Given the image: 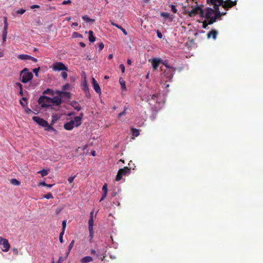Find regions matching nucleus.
<instances>
[{
  "label": "nucleus",
  "instance_id": "obj_37",
  "mask_svg": "<svg viewBox=\"0 0 263 263\" xmlns=\"http://www.w3.org/2000/svg\"><path fill=\"white\" fill-rule=\"evenodd\" d=\"M89 232V241L91 242L93 237V229H88Z\"/></svg>",
  "mask_w": 263,
  "mask_h": 263
},
{
  "label": "nucleus",
  "instance_id": "obj_48",
  "mask_svg": "<svg viewBox=\"0 0 263 263\" xmlns=\"http://www.w3.org/2000/svg\"><path fill=\"white\" fill-rule=\"evenodd\" d=\"M71 3V1L70 0L64 1L62 3V5H65L67 4H70Z\"/></svg>",
  "mask_w": 263,
  "mask_h": 263
},
{
  "label": "nucleus",
  "instance_id": "obj_55",
  "mask_svg": "<svg viewBox=\"0 0 263 263\" xmlns=\"http://www.w3.org/2000/svg\"><path fill=\"white\" fill-rule=\"evenodd\" d=\"M29 60H30L32 61L34 63H36L37 62V61L36 58H35L34 57H31L30 55Z\"/></svg>",
  "mask_w": 263,
  "mask_h": 263
},
{
  "label": "nucleus",
  "instance_id": "obj_49",
  "mask_svg": "<svg viewBox=\"0 0 263 263\" xmlns=\"http://www.w3.org/2000/svg\"><path fill=\"white\" fill-rule=\"evenodd\" d=\"M40 67H38L37 68H34L33 70V72L35 73V76H37L38 75V72L40 70Z\"/></svg>",
  "mask_w": 263,
  "mask_h": 263
},
{
  "label": "nucleus",
  "instance_id": "obj_22",
  "mask_svg": "<svg viewBox=\"0 0 263 263\" xmlns=\"http://www.w3.org/2000/svg\"><path fill=\"white\" fill-rule=\"evenodd\" d=\"M74 244V240H72L68 246V249L67 251L66 252V257H68L71 249L73 247Z\"/></svg>",
  "mask_w": 263,
  "mask_h": 263
},
{
  "label": "nucleus",
  "instance_id": "obj_26",
  "mask_svg": "<svg viewBox=\"0 0 263 263\" xmlns=\"http://www.w3.org/2000/svg\"><path fill=\"white\" fill-rule=\"evenodd\" d=\"M158 95L157 94H154L153 95H149L147 97L148 100H154L156 102H158Z\"/></svg>",
  "mask_w": 263,
  "mask_h": 263
},
{
  "label": "nucleus",
  "instance_id": "obj_4",
  "mask_svg": "<svg viewBox=\"0 0 263 263\" xmlns=\"http://www.w3.org/2000/svg\"><path fill=\"white\" fill-rule=\"evenodd\" d=\"M130 168H129L127 166L119 169L116 176V180L117 181H119L122 179L123 176H125L126 175L129 174L130 173Z\"/></svg>",
  "mask_w": 263,
  "mask_h": 263
},
{
  "label": "nucleus",
  "instance_id": "obj_30",
  "mask_svg": "<svg viewBox=\"0 0 263 263\" xmlns=\"http://www.w3.org/2000/svg\"><path fill=\"white\" fill-rule=\"evenodd\" d=\"M72 106L77 111H79L81 109V107L77 102H73L72 104Z\"/></svg>",
  "mask_w": 263,
  "mask_h": 263
},
{
  "label": "nucleus",
  "instance_id": "obj_64",
  "mask_svg": "<svg viewBox=\"0 0 263 263\" xmlns=\"http://www.w3.org/2000/svg\"><path fill=\"white\" fill-rule=\"evenodd\" d=\"M93 218V211H91L90 213V218Z\"/></svg>",
  "mask_w": 263,
  "mask_h": 263
},
{
  "label": "nucleus",
  "instance_id": "obj_35",
  "mask_svg": "<svg viewBox=\"0 0 263 263\" xmlns=\"http://www.w3.org/2000/svg\"><path fill=\"white\" fill-rule=\"evenodd\" d=\"M163 64L165 65V67L168 68L170 71L175 72L176 69L174 67L170 66L167 65V64L165 63H163Z\"/></svg>",
  "mask_w": 263,
  "mask_h": 263
},
{
  "label": "nucleus",
  "instance_id": "obj_58",
  "mask_svg": "<svg viewBox=\"0 0 263 263\" xmlns=\"http://www.w3.org/2000/svg\"><path fill=\"white\" fill-rule=\"evenodd\" d=\"M125 114H126V109H124V110L122 112L119 114L118 116H119V117H120L124 115Z\"/></svg>",
  "mask_w": 263,
  "mask_h": 263
},
{
  "label": "nucleus",
  "instance_id": "obj_6",
  "mask_svg": "<svg viewBox=\"0 0 263 263\" xmlns=\"http://www.w3.org/2000/svg\"><path fill=\"white\" fill-rule=\"evenodd\" d=\"M52 69L53 71H68V68L67 66H66L63 63L61 62H57L54 63L52 65Z\"/></svg>",
  "mask_w": 263,
  "mask_h": 263
},
{
  "label": "nucleus",
  "instance_id": "obj_47",
  "mask_svg": "<svg viewBox=\"0 0 263 263\" xmlns=\"http://www.w3.org/2000/svg\"><path fill=\"white\" fill-rule=\"evenodd\" d=\"M73 37H82V35L78 32H74L72 34Z\"/></svg>",
  "mask_w": 263,
  "mask_h": 263
},
{
  "label": "nucleus",
  "instance_id": "obj_61",
  "mask_svg": "<svg viewBox=\"0 0 263 263\" xmlns=\"http://www.w3.org/2000/svg\"><path fill=\"white\" fill-rule=\"evenodd\" d=\"M69 87V85L68 84H66V85H65L63 86V89H68Z\"/></svg>",
  "mask_w": 263,
  "mask_h": 263
},
{
  "label": "nucleus",
  "instance_id": "obj_5",
  "mask_svg": "<svg viewBox=\"0 0 263 263\" xmlns=\"http://www.w3.org/2000/svg\"><path fill=\"white\" fill-rule=\"evenodd\" d=\"M38 103L42 107L50 106L51 103V98L44 95L40 96L38 100Z\"/></svg>",
  "mask_w": 263,
  "mask_h": 263
},
{
  "label": "nucleus",
  "instance_id": "obj_3",
  "mask_svg": "<svg viewBox=\"0 0 263 263\" xmlns=\"http://www.w3.org/2000/svg\"><path fill=\"white\" fill-rule=\"evenodd\" d=\"M20 77L22 82L27 83L32 79L33 74L31 72H29L28 69L25 68L21 71Z\"/></svg>",
  "mask_w": 263,
  "mask_h": 263
},
{
  "label": "nucleus",
  "instance_id": "obj_53",
  "mask_svg": "<svg viewBox=\"0 0 263 263\" xmlns=\"http://www.w3.org/2000/svg\"><path fill=\"white\" fill-rule=\"evenodd\" d=\"M67 257H66V255L64 256V257H60L59 259V260H58V263L60 262V261H64V260H65Z\"/></svg>",
  "mask_w": 263,
  "mask_h": 263
},
{
  "label": "nucleus",
  "instance_id": "obj_33",
  "mask_svg": "<svg viewBox=\"0 0 263 263\" xmlns=\"http://www.w3.org/2000/svg\"><path fill=\"white\" fill-rule=\"evenodd\" d=\"M10 183L14 185H19L20 184V182L15 178L11 179L10 180Z\"/></svg>",
  "mask_w": 263,
  "mask_h": 263
},
{
  "label": "nucleus",
  "instance_id": "obj_7",
  "mask_svg": "<svg viewBox=\"0 0 263 263\" xmlns=\"http://www.w3.org/2000/svg\"><path fill=\"white\" fill-rule=\"evenodd\" d=\"M237 2V0H234V1L231 0H223V3L221 4V6L225 9V10L227 11L233 6H236Z\"/></svg>",
  "mask_w": 263,
  "mask_h": 263
},
{
  "label": "nucleus",
  "instance_id": "obj_52",
  "mask_svg": "<svg viewBox=\"0 0 263 263\" xmlns=\"http://www.w3.org/2000/svg\"><path fill=\"white\" fill-rule=\"evenodd\" d=\"M7 34V33H2V37H3V42H6V41Z\"/></svg>",
  "mask_w": 263,
  "mask_h": 263
},
{
  "label": "nucleus",
  "instance_id": "obj_18",
  "mask_svg": "<svg viewBox=\"0 0 263 263\" xmlns=\"http://www.w3.org/2000/svg\"><path fill=\"white\" fill-rule=\"evenodd\" d=\"M93 261V259L91 256H87L83 257L80 260L81 263H88Z\"/></svg>",
  "mask_w": 263,
  "mask_h": 263
},
{
  "label": "nucleus",
  "instance_id": "obj_2",
  "mask_svg": "<svg viewBox=\"0 0 263 263\" xmlns=\"http://www.w3.org/2000/svg\"><path fill=\"white\" fill-rule=\"evenodd\" d=\"M33 120L37 123L39 125L45 127V130L47 131L52 130H54V128L52 126L50 125L48 122L45 120L44 119L36 116H34L32 118Z\"/></svg>",
  "mask_w": 263,
  "mask_h": 263
},
{
  "label": "nucleus",
  "instance_id": "obj_10",
  "mask_svg": "<svg viewBox=\"0 0 263 263\" xmlns=\"http://www.w3.org/2000/svg\"><path fill=\"white\" fill-rule=\"evenodd\" d=\"M83 115V113H81L80 114V116L75 117L74 118L73 120H71L73 122L74 126L78 127L79 126H80L81 124V123H82L81 121H82V118Z\"/></svg>",
  "mask_w": 263,
  "mask_h": 263
},
{
  "label": "nucleus",
  "instance_id": "obj_27",
  "mask_svg": "<svg viewBox=\"0 0 263 263\" xmlns=\"http://www.w3.org/2000/svg\"><path fill=\"white\" fill-rule=\"evenodd\" d=\"M8 27V24L7 23V18L5 17L4 20V26L3 30V33H7V30Z\"/></svg>",
  "mask_w": 263,
  "mask_h": 263
},
{
  "label": "nucleus",
  "instance_id": "obj_43",
  "mask_svg": "<svg viewBox=\"0 0 263 263\" xmlns=\"http://www.w3.org/2000/svg\"><path fill=\"white\" fill-rule=\"evenodd\" d=\"M26 11V10L25 9H19L18 10H17L16 11V13L17 14H24Z\"/></svg>",
  "mask_w": 263,
  "mask_h": 263
},
{
  "label": "nucleus",
  "instance_id": "obj_36",
  "mask_svg": "<svg viewBox=\"0 0 263 263\" xmlns=\"http://www.w3.org/2000/svg\"><path fill=\"white\" fill-rule=\"evenodd\" d=\"M37 173L40 174L42 177L45 176L48 174V171L46 170L40 171Z\"/></svg>",
  "mask_w": 263,
  "mask_h": 263
},
{
  "label": "nucleus",
  "instance_id": "obj_51",
  "mask_svg": "<svg viewBox=\"0 0 263 263\" xmlns=\"http://www.w3.org/2000/svg\"><path fill=\"white\" fill-rule=\"evenodd\" d=\"M120 68L121 69L122 72L124 73L125 72V67L123 64H120L119 66Z\"/></svg>",
  "mask_w": 263,
  "mask_h": 263
},
{
  "label": "nucleus",
  "instance_id": "obj_39",
  "mask_svg": "<svg viewBox=\"0 0 263 263\" xmlns=\"http://www.w3.org/2000/svg\"><path fill=\"white\" fill-rule=\"evenodd\" d=\"M39 185L51 187L53 185V184H46L45 182H41L39 183Z\"/></svg>",
  "mask_w": 263,
  "mask_h": 263
},
{
  "label": "nucleus",
  "instance_id": "obj_50",
  "mask_svg": "<svg viewBox=\"0 0 263 263\" xmlns=\"http://www.w3.org/2000/svg\"><path fill=\"white\" fill-rule=\"evenodd\" d=\"M66 227V220H63L62 221V230H65Z\"/></svg>",
  "mask_w": 263,
  "mask_h": 263
},
{
  "label": "nucleus",
  "instance_id": "obj_29",
  "mask_svg": "<svg viewBox=\"0 0 263 263\" xmlns=\"http://www.w3.org/2000/svg\"><path fill=\"white\" fill-rule=\"evenodd\" d=\"M29 57L30 55L27 54H20L18 56V58L22 60H29Z\"/></svg>",
  "mask_w": 263,
  "mask_h": 263
},
{
  "label": "nucleus",
  "instance_id": "obj_20",
  "mask_svg": "<svg viewBox=\"0 0 263 263\" xmlns=\"http://www.w3.org/2000/svg\"><path fill=\"white\" fill-rule=\"evenodd\" d=\"M111 25L112 26H115L117 28L120 29V30H121L122 31V32L123 33V34L125 35H127V31H126V30L125 29H124L120 25H119L114 22H111Z\"/></svg>",
  "mask_w": 263,
  "mask_h": 263
},
{
  "label": "nucleus",
  "instance_id": "obj_40",
  "mask_svg": "<svg viewBox=\"0 0 263 263\" xmlns=\"http://www.w3.org/2000/svg\"><path fill=\"white\" fill-rule=\"evenodd\" d=\"M43 197L48 199L53 198V196L51 193H48L47 194H46L45 195H44Z\"/></svg>",
  "mask_w": 263,
  "mask_h": 263
},
{
  "label": "nucleus",
  "instance_id": "obj_38",
  "mask_svg": "<svg viewBox=\"0 0 263 263\" xmlns=\"http://www.w3.org/2000/svg\"><path fill=\"white\" fill-rule=\"evenodd\" d=\"M22 100L24 101V102H23L22 100H20V103L23 107H25L26 104H27V99L25 97H23Z\"/></svg>",
  "mask_w": 263,
  "mask_h": 263
},
{
  "label": "nucleus",
  "instance_id": "obj_44",
  "mask_svg": "<svg viewBox=\"0 0 263 263\" xmlns=\"http://www.w3.org/2000/svg\"><path fill=\"white\" fill-rule=\"evenodd\" d=\"M171 10L172 11V12H173L174 13H176L177 12V9H176V7L175 5H171Z\"/></svg>",
  "mask_w": 263,
  "mask_h": 263
},
{
  "label": "nucleus",
  "instance_id": "obj_59",
  "mask_svg": "<svg viewBox=\"0 0 263 263\" xmlns=\"http://www.w3.org/2000/svg\"><path fill=\"white\" fill-rule=\"evenodd\" d=\"M40 8V6L37 5H32L30 7V8L32 9H34V8Z\"/></svg>",
  "mask_w": 263,
  "mask_h": 263
},
{
  "label": "nucleus",
  "instance_id": "obj_19",
  "mask_svg": "<svg viewBox=\"0 0 263 263\" xmlns=\"http://www.w3.org/2000/svg\"><path fill=\"white\" fill-rule=\"evenodd\" d=\"M14 87L15 88H18L19 90V95L20 96H23V85L21 83L19 82H16L14 84Z\"/></svg>",
  "mask_w": 263,
  "mask_h": 263
},
{
  "label": "nucleus",
  "instance_id": "obj_23",
  "mask_svg": "<svg viewBox=\"0 0 263 263\" xmlns=\"http://www.w3.org/2000/svg\"><path fill=\"white\" fill-rule=\"evenodd\" d=\"M93 32L91 30H89L88 32V39L90 42H94L96 41V37L93 35Z\"/></svg>",
  "mask_w": 263,
  "mask_h": 263
},
{
  "label": "nucleus",
  "instance_id": "obj_9",
  "mask_svg": "<svg viewBox=\"0 0 263 263\" xmlns=\"http://www.w3.org/2000/svg\"><path fill=\"white\" fill-rule=\"evenodd\" d=\"M0 245L3 246L4 249H3L2 250L4 252H7L9 251L10 246L7 239L0 237Z\"/></svg>",
  "mask_w": 263,
  "mask_h": 263
},
{
  "label": "nucleus",
  "instance_id": "obj_31",
  "mask_svg": "<svg viewBox=\"0 0 263 263\" xmlns=\"http://www.w3.org/2000/svg\"><path fill=\"white\" fill-rule=\"evenodd\" d=\"M132 135L133 136L138 137L139 135V132L138 129L135 128H132Z\"/></svg>",
  "mask_w": 263,
  "mask_h": 263
},
{
  "label": "nucleus",
  "instance_id": "obj_34",
  "mask_svg": "<svg viewBox=\"0 0 263 263\" xmlns=\"http://www.w3.org/2000/svg\"><path fill=\"white\" fill-rule=\"evenodd\" d=\"M43 93V95L48 94V95H50L51 96H53L54 94L53 90L49 88H48L46 90H45V91H44Z\"/></svg>",
  "mask_w": 263,
  "mask_h": 263
},
{
  "label": "nucleus",
  "instance_id": "obj_32",
  "mask_svg": "<svg viewBox=\"0 0 263 263\" xmlns=\"http://www.w3.org/2000/svg\"><path fill=\"white\" fill-rule=\"evenodd\" d=\"M93 218H89L88 221V229H93Z\"/></svg>",
  "mask_w": 263,
  "mask_h": 263
},
{
  "label": "nucleus",
  "instance_id": "obj_62",
  "mask_svg": "<svg viewBox=\"0 0 263 263\" xmlns=\"http://www.w3.org/2000/svg\"><path fill=\"white\" fill-rule=\"evenodd\" d=\"M65 230H62V232L60 233L59 236L63 237V235L64 234Z\"/></svg>",
  "mask_w": 263,
  "mask_h": 263
},
{
  "label": "nucleus",
  "instance_id": "obj_54",
  "mask_svg": "<svg viewBox=\"0 0 263 263\" xmlns=\"http://www.w3.org/2000/svg\"><path fill=\"white\" fill-rule=\"evenodd\" d=\"M157 34L158 38L161 39L162 37V34L159 30L157 31Z\"/></svg>",
  "mask_w": 263,
  "mask_h": 263
},
{
  "label": "nucleus",
  "instance_id": "obj_41",
  "mask_svg": "<svg viewBox=\"0 0 263 263\" xmlns=\"http://www.w3.org/2000/svg\"><path fill=\"white\" fill-rule=\"evenodd\" d=\"M85 96L87 98H90V94L89 92V89L88 87H86V89H85Z\"/></svg>",
  "mask_w": 263,
  "mask_h": 263
},
{
  "label": "nucleus",
  "instance_id": "obj_46",
  "mask_svg": "<svg viewBox=\"0 0 263 263\" xmlns=\"http://www.w3.org/2000/svg\"><path fill=\"white\" fill-rule=\"evenodd\" d=\"M91 254L96 255L97 257H100V254H99V252L98 253H97L96 250H95L94 249L91 250Z\"/></svg>",
  "mask_w": 263,
  "mask_h": 263
},
{
  "label": "nucleus",
  "instance_id": "obj_42",
  "mask_svg": "<svg viewBox=\"0 0 263 263\" xmlns=\"http://www.w3.org/2000/svg\"><path fill=\"white\" fill-rule=\"evenodd\" d=\"M61 75L62 77L63 78V79L64 80H65L67 78L68 74L66 71L62 72Z\"/></svg>",
  "mask_w": 263,
  "mask_h": 263
},
{
  "label": "nucleus",
  "instance_id": "obj_15",
  "mask_svg": "<svg viewBox=\"0 0 263 263\" xmlns=\"http://www.w3.org/2000/svg\"><path fill=\"white\" fill-rule=\"evenodd\" d=\"M74 127V124L73 121L71 120L68 122L66 123L64 125V127L66 130H71Z\"/></svg>",
  "mask_w": 263,
  "mask_h": 263
},
{
  "label": "nucleus",
  "instance_id": "obj_25",
  "mask_svg": "<svg viewBox=\"0 0 263 263\" xmlns=\"http://www.w3.org/2000/svg\"><path fill=\"white\" fill-rule=\"evenodd\" d=\"M82 19L87 23H93L95 20L89 18L87 15H84L82 17Z\"/></svg>",
  "mask_w": 263,
  "mask_h": 263
},
{
  "label": "nucleus",
  "instance_id": "obj_63",
  "mask_svg": "<svg viewBox=\"0 0 263 263\" xmlns=\"http://www.w3.org/2000/svg\"><path fill=\"white\" fill-rule=\"evenodd\" d=\"M80 45L82 47H85V46H86L85 44L84 43H83V42H80Z\"/></svg>",
  "mask_w": 263,
  "mask_h": 263
},
{
  "label": "nucleus",
  "instance_id": "obj_60",
  "mask_svg": "<svg viewBox=\"0 0 263 263\" xmlns=\"http://www.w3.org/2000/svg\"><path fill=\"white\" fill-rule=\"evenodd\" d=\"M25 112L28 114H29L30 113L32 112V111L30 109V108H26L25 109Z\"/></svg>",
  "mask_w": 263,
  "mask_h": 263
},
{
  "label": "nucleus",
  "instance_id": "obj_1",
  "mask_svg": "<svg viewBox=\"0 0 263 263\" xmlns=\"http://www.w3.org/2000/svg\"><path fill=\"white\" fill-rule=\"evenodd\" d=\"M207 3L210 6H213L214 9L211 8H206L205 9V12L203 11V16L208 21H211L213 19L217 20L220 17V11L219 10V7L221 6L223 3V0H207Z\"/></svg>",
  "mask_w": 263,
  "mask_h": 263
},
{
  "label": "nucleus",
  "instance_id": "obj_17",
  "mask_svg": "<svg viewBox=\"0 0 263 263\" xmlns=\"http://www.w3.org/2000/svg\"><path fill=\"white\" fill-rule=\"evenodd\" d=\"M215 22V19H213L211 21H208L207 20H204L203 22H202V28H204V29H206L207 26L209 25H212Z\"/></svg>",
  "mask_w": 263,
  "mask_h": 263
},
{
  "label": "nucleus",
  "instance_id": "obj_24",
  "mask_svg": "<svg viewBox=\"0 0 263 263\" xmlns=\"http://www.w3.org/2000/svg\"><path fill=\"white\" fill-rule=\"evenodd\" d=\"M58 93L61 96L62 95L65 98L69 99L71 97V94L69 92L67 91H58Z\"/></svg>",
  "mask_w": 263,
  "mask_h": 263
},
{
  "label": "nucleus",
  "instance_id": "obj_8",
  "mask_svg": "<svg viewBox=\"0 0 263 263\" xmlns=\"http://www.w3.org/2000/svg\"><path fill=\"white\" fill-rule=\"evenodd\" d=\"M198 14H199L201 16H203V10L199 6L191 10L189 13V15L190 17H193Z\"/></svg>",
  "mask_w": 263,
  "mask_h": 263
},
{
  "label": "nucleus",
  "instance_id": "obj_56",
  "mask_svg": "<svg viewBox=\"0 0 263 263\" xmlns=\"http://www.w3.org/2000/svg\"><path fill=\"white\" fill-rule=\"evenodd\" d=\"M104 44L103 43H100L99 44V48L100 50H102L103 48H104Z\"/></svg>",
  "mask_w": 263,
  "mask_h": 263
},
{
  "label": "nucleus",
  "instance_id": "obj_11",
  "mask_svg": "<svg viewBox=\"0 0 263 263\" xmlns=\"http://www.w3.org/2000/svg\"><path fill=\"white\" fill-rule=\"evenodd\" d=\"M51 103L54 104L57 106L60 105L62 103L61 96L60 95V96H55L53 98H51Z\"/></svg>",
  "mask_w": 263,
  "mask_h": 263
},
{
  "label": "nucleus",
  "instance_id": "obj_13",
  "mask_svg": "<svg viewBox=\"0 0 263 263\" xmlns=\"http://www.w3.org/2000/svg\"><path fill=\"white\" fill-rule=\"evenodd\" d=\"M218 34V32L215 29H212L209 32H208L207 34V37L208 39H210L212 37L214 40H216L217 37V35Z\"/></svg>",
  "mask_w": 263,
  "mask_h": 263
},
{
  "label": "nucleus",
  "instance_id": "obj_57",
  "mask_svg": "<svg viewBox=\"0 0 263 263\" xmlns=\"http://www.w3.org/2000/svg\"><path fill=\"white\" fill-rule=\"evenodd\" d=\"M74 179V177L71 176L68 178V181H69V183H71L73 182Z\"/></svg>",
  "mask_w": 263,
  "mask_h": 263
},
{
  "label": "nucleus",
  "instance_id": "obj_28",
  "mask_svg": "<svg viewBox=\"0 0 263 263\" xmlns=\"http://www.w3.org/2000/svg\"><path fill=\"white\" fill-rule=\"evenodd\" d=\"M119 82H120L122 89L123 90H125V91L126 90L125 82L122 78L120 79Z\"/></svg>",
  "mask_w": 263,
  "mask_h": 263
},
{
  "label": "nucleus",
  "instance_id": "obj_14",
  "mask_svg": "<svg viewBox=\"0 0 263 263\" xmlns=\"http://www.w3.org/2000/svg\"><path fill=\"white\" fill-rule=\"evenodd\" d=\"M102 191L103 192V194L102 196V197L101 198L100 200V202L103 200L106 197L107 194V185L106 183L104 184V185L102 187Z\"/></svg>",
  "mask_w": 263,
  "mask_h": 263
},
{
  "label": "nucleus",
  "instance_id": "obj_12",
  "mask_svg": "<svg viewBox=\"0 0 263 263\" xmlns=\"http://www.w3.org/2000/svg\"><path fill=\"white\" fill-rule=\"evenodd\" d=\"M92 83L95 91L98 93H101V91L100 86L93 78L92 79Z\"/></svg>",
  "mask_w": 263,
  "mask_h": 263
},
{
  "label": "nucleus",
  "instance_id": "obj_45",
  "mask_svg": "<svg viewBox=\"0 0 263 263\" xmlns=\"http://www.w3.org/2000/svg\"><path fill=\"white\" fill-rule=\"evenodd\" d=\"M160 15L161 16H163V17H164L165 18H167L169 17L170 16V13H167V12H161L160 13Z\"/></svg>",
  "mask_w": 263,
  "mask_h": 263
},
{
  "label": "nucleus",
  "instance_id": "obj_21",
  "mask_svg": "<svg viewBox=\"0 0 263 263\" xmlns=\"http://www.w3.org/2000/svg\"><path fill=\"white\" fill-rule=\"evenodd\" d=\"M106 250H105V249H103L102 250H98V252H99V254H100V256H102L101 257V259L102 261H104V259L106 257Z\"/></svg>",
  "mask_w": 263,
  "mask_h": 263
},
{
  "label": "nucleus",
  "instance_id": "obj_16",
  "mask_svg": "<svg viewBox=\"0 0 263 263\" xmlns=\"http://www.w3.org/2000/svg\"><path fill=\"white\" fill-rule=\"evenodd\" d=\"M161 60L159 59H154L153 60L152 64L154 69H157L159 66V64L161 63Z\"/></svg>",
  "mask_w": 263,
  "mask_h": 263
}]
</instances>
